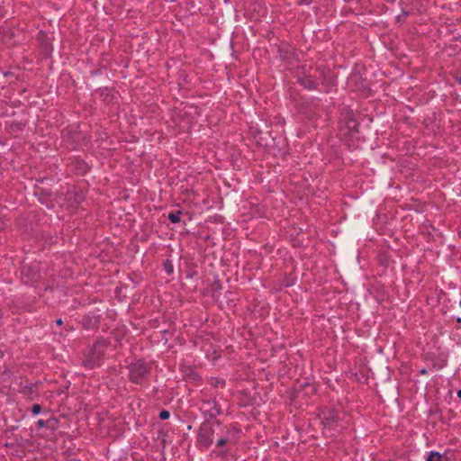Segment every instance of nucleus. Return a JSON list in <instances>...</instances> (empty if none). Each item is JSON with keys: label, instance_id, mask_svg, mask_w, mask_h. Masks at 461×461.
<instances>
[{"label": "nucleus", "instance_id": "1", "mask_svg": "<svg viewBox=\"0 0 461 461\" xmlns=\"http://www.w3.org/2000/svg\"><path fill=\"white\" fill-rule=\"evenodd\" d=\"M104 353V345L101 342L95 343L85 354L83 364L86 367L93 368L98 366Z\"/></svg>", "mask_w": 461, "mask_h": 461}, {"label": "nucleus", "instance_id": "2", "mask_svg": "<svg viewBox=\"0 0 461 461\" xmlns=\"http://www.w3.org/2000/svg\"><path fill=\"white\" fill-rule=\"evenodd\" d=\"M148 373L149 367L141 361H136L130 366V378L133 383H141Z\"/></svg>", "mask_w": 461, "mask_h": 461}, {"label": "nucleus", "instance_id": "3", "mask_svg": "<svg viewBox=\"0 0 461 461\" xmlns=\"http://www.w3.org/2000/svg\"><path fill=\"white\" fill-rule=\"evenodd\" d=\"M40 278L36 267L24 265L22 269V281L26 285H33Z\"/></svg>", "mask_w": 461, "mask_h": 461}, {"label": "nucleus", "instance_id": "4", "mask_svg": "<svg viewBox=\"0 0 461 461\" xmlns=\"http://www.w3.org/2000/svg\"><path fill=\"white\" fill-rule=\"evenodd\" d=\"M238 434L239 430L235 429L228 430L226 436L217 441V447H221L229 443L235 444L239 438Z\"/></svg>", "mask_w": 461, "mask_h": 461}, {"label": "nucleus", "instance_id": "5", "mask_svg": "<svg viewBox=\"0 0 461 461\" xmlns=\"http://www.w3.org/2000/svg\"><path fill=\"white\" fill-rule=\"evenodd\" d=\"M212 432L211 429H201L198 435L199 442L204 447H208L212 443Z\"/></svg>", "mask_w": 461, "mask_h": 461}, {"label": "nucleus", "instance_id": "6", "mask_svg": "<svg viewBox=\"0 0 461 461\" xmlns=\"http://www.w3.org/2000/svg\"><path fill=\"white\" fill-rule=\"evenodd\" d=\"M442 455L438 452H430L426 458V461H442Z\"/></svg>", "mask_w": 461, "mask_h": 461}, {"label": "nucleus", "instance_id": "7", "mask_svg": "<svg viewBox=\"0 0 461 461\" xmlns=\"http://www.w3.org/2000/svg\"><path fill=\"white\" fill-rule=\"evenodd\" d=\"M180 215H181V212L180 211H177L176 212H170L168 214V220L172 222V223H178L180 222L181 219H180Z\"/></svg>", "mask_w": 461, "mask_h": 461}, {"label": "nucleus", "instance_id": "8", "mask_svg": "<svg viewBox=\"0 0 461 461\" xmlns=\"http://www.w3.org/2000/svg\"><path fill=\"white\" fill-rule=\"evenodd\" d=\"M41 411V407L39 404H34L32 408V412L33 415H37Z\"/></svg>", "mask_w": 461, "mask_h": 461}, {"label": "nucleus", "instance_id": "9", "mask_svg": "<svg viewBox=\"0 0 461 461\" xmlns=\"http://www.w3.org/2000/svg\"><path fill=\"white\" fill-rule=\"evenodd\" d=\"M305 86L309 89H314L316 87V83L314 80L309 79L308 83L305 84Z\"/></svg>", "mask_w": 461, "mask_h": 461}, {"label": "nucleus", "instance_id": "10", "mask_svg": "<svg viewBox=\"0 0 461 461\" xmlns=\"http://www.w3.org/2000/svg\"><path fill=\"white\" fill-rule=\"evenodd\" d=\"M169 417V412L166 410H163L159 413V418L161 420H167Z\"/></svg>", "mask_w": 461, "mask_h": 461}, {"label": "nucleus", "instance_id": "11", "mask_svg": "<svg viewBox=\"0 0 461 461\" xmlns=\"http://www.w3.org/2000/svg\"><path fill=\"white\" fill-rule=\"evenodd\" d=\"M348 124H349V128H351V129H356L357 125V123L355 120H350L348 122Z\"/></svg>", "mask_w": 461, "mask_h": 461}, {"label": "nucleus", "instance_id": "12", "mask_svg": "<svg viewBox=\"0 0 461 461\" xmlns=\"http://www.w3.org/2000/svg\"><path fill=\"white\" fill-rule=\"evenodd\" d=\"M312 0H297L298 4L300 5H308L312 2Z\"/></svg>", "mask_w": 461, "mask_h": 461}, {"label": "nucleus", "instance_id": "13", "mask_svg": "<svg viewBox=\"0 0 461 461\" xmlns=\"http://www.w3.org/2000/svg\"><path fill=\"white\" fill-rule=\"evenodd\" d=\"M37 424L40 428H42L45 426V421L43 420H39Z\"/></svg>", "mask_w": 461, "mask_h": 461}, {"label": "nucleus", "instance_id": "14", "mask_svg": "<svg viewBox=\"0 0 461 461\" xmlns=\"http://www.w3.org/2000/svg\"><path fill=\"white\" fill-rule=\"evenodd\" d=\"M56 322H57L58 325H61L62 324L61 319L57 320Z\"/></svg>", "mask_w": 461, "mask_h": 461}, {"label": "nucleus", "instance_id": "15", "mask_svg": "<svg viewBox=\"0 0 461 461\" xmlns=\"http://www.w3.org/2000/svg\"><path fill=\"white\" fill-rule=\"evenodd\" d=\"M457 396L461 398V389L457 391Z\"/></svg>", "mask_w": 461, "mask_h": 461}, {"label": "nucleus", "instance_id": "16", "mask_svg": "<svg viewBox=\"0 0 461 461\" xmlns=\"http://www.w3.org/2000/svg\"><path fill=\"white\" fill-rule=\"evenodd\" d=\"M420 373H421V374H426V370H425V369H422V370L420 371Z\"/></svg>", "mask_w": 461, "mask_h": 461}]
</instances>
